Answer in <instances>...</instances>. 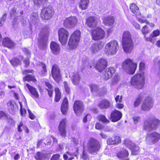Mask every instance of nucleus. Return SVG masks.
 Listing matches in <instances>:
<instances>
[{
	"instance_id": "5701e85b",
	"label": "nucleus",
	"mask_w": 160,
	"mask_h": 160,
	"mask_svg": "<svg viewBox=\"0 0 160 160\" xmlns=\"http://www.w3.org/2000/svg\"><path fill=\"white\" fill-rule=\"evenodd\" d=\"M50 48L52 53L54 55L59 54L60 51V46L54 41H52L50 44Z\"/></svg>"
},
{
	"instance_id": "f257e3e1",
	"label": "nucleus",
	"mask_w": 160,
	"mask_h": 160,
	"mask_svg": "<svg viewBox=\"0 0 160 160\" xmlns=\"http://www.w3.org/2000/svg\"><path fill=\"white\" fill-rule=\"evenodd\" d=\"M145 77L143 72L135 74L131 78V85L138 89H142L145 84Z\"/></svg>"
},
{
	"instance_id": "c03bdc74",
	"label": "nucleus",
	"mask_w": 160,
	"mask_h": 160,
	"mask_svg": "<svg viewBox=\"0 0 160 160\" xmlns=\"http://www.w3.org/2000/svg\"><path fill=\"white\" fill-rule=\"evenodd\" d=\"M132 151V155H136L138 154L139 152V148L138 146L134 145L133 147L130 149Z\"/></svg>"
},
{
	"instance_id": "423d86ee",
	"label": "nucleus",
	"mask_w": 160,
	"mask_h": 160,
	"mask_svg": "<svg viewBox=\"0 0 160 160\" xmlns=\"http://www.w3.org/2000/svg\"><path fill=\"white\" fill-rule=\"evenodd\" d=\"M54 12V9L51 6L44 7L40 13V17L43 20H48L52 17Z\"/></svg>"
},
{
	"instance_id": "a878e982",
	"label": "nucleus",
	"mask_w": 160,
	"mask_h": 160,
	"mask_svg": "<svg viewBox=\"0 0 160 160\" xmlns=\"http://www.w3.org/2000/svg\"><path fill=\"white\" fill-rule=\"evenodd\" d=\"M75 152H72L69 151L67 152V154H64L63 155V158L64 160H67L68 158V160H72L73 158V156L77 157L78 153V149H75Z\"/></svg>"
},
{
	"instance_id": "c9c22d12",
	"label": "nucleus",
	"mask_w": 160,
	"mask_h": 160,
	"mask_svg": "<svg viewBox=\"0 0 160 160\" xmlns=\"http://www.w3.org/2000/svg\"><path fill=\"white\" fill-rule=\"evenodd\" d=\"M122 40H132V36L129 31H126L124 32L122 36Z\"/></svg>"
},
{
	"instance_id": "7ed1b4c3",
	"label": "nucleus",
	"mask_w": 160,
	"mask_h": 160,
	"mask_svg": "<svg viewBox=\"0 0 160 160\" xmlns=\"http://www.w3.org/2000/svg\"><path fill=\"white\" fill-rule=\"evenodd\" d=\"M119 48V45L117 41H111L106 44L105 52L108 55H113L117 53Z\"/></svg>"
},
{
	"instance_id": "8fccbe9b",
	"label": "nucleus",
	"mask_w": 160,
	"mask_h": 160,
	"mask_svg": "<svg viewBox=\"0 0 160 160\" xmlns=\"http://www.w3.org/2000/svg\"><path fill=\"white\" fill-rule=\"evenodd\" d=\"M141 31L143 34L146 35L149 32L150 30L148 29V27L147 25H145L142 28Z\"/></svg>"
},
{
	"instance_id": "b1692460",
	"label": "nucleus",
	"mask_w": 160,
	"mask_h": 160,
	"mask_svg": "<svg viewBox=\"0 0 160 160\" xmlns=\"http://www.w3.org/2000/svg\"><path fill=\"white\" fill-rule=\"evenodd\" d=\"M26 87L28 88L30 93V96L34 99H37L39 97V94L38 91L30 85L28 84H27Z\"/></svg>"
},
{
	"instance_id": "864d4df0",
	"label": "nucleus",
	"mask_w": 160,
	"mask_h": 160,
	"mask_svg": "<svg viewBox=\"0 0 160 160\" xmlns=\"http://www.w3.org/2000/svg\"><path fill=\"white\" fill-rule=\"evenodd\" d=\"M64 86L65 92L67 93H69L70 92V88L66 82H64Z\"/></svg>"
},
{
	"instance_id": "f704fd0d",
	"label": "nucleus",
	"mask_w": 160,
	"mask_h": 160,
	"mask_svg": "<svg viewBox=\"0 0 160 160\" xmlns=\"http://www.w3.org/2000/svg\"><path fill=\"white\" fill-rule=\"evenodd\" d=\"M117 155L118 158H123L124 157H127L128 155V153L127 150L124 149H122L118 152L117 154Z\"/></svg>"
},
{
	"instance_id": "09e8293b",
	"label": "nucleus",
	"mask_w": 160,
	"mask_h": 160,
	"mask_svg": "<svg viewBox=\"0 0 160 160\" xmlns=\"http://www.w3.org/2000/svg\"><path fill=\"white\" fill-rule=\"evenodd\" d=\"M44 157V154L40 152H38L35 156V158L37 160H42Z\"/></svg>"
},
{
	"instance_id": "5fc2aeb1",
	"label": "nucleus",
	"mask_w": 160,
	"mask_h": 160,
	"mask_svg": "<svg viewBox=\"0 0 160 160\" xmlns=\"http://www.w3.org/2000/svg\"><path fill=\"white\" fill-rule=\"evenodd\" d=\"M8 118V115L2 111H0V119H7Z\"/></svg>"
},
{
	"instance_id": "79ce46f5",
	"label": "nucleus",
	"mask_w": 160,
	"mask_h": 160,
	"mask_svg": "<svg viewBox=\"0 0 160 160\" xmlns=\"http://www.w3.org/2000/svg\"><path fill=\"white\" fill-rule=\"evenodd\" d=\"M89 86L90 88L91 92L93 93L97 92L99 90L98 87L95 84L91 83L89 85Z\"/></svg>"
},
{
	"instance_id": "e433bc0d",
	"label": "nucleus",
	"mask_w": 160,
	"mask_h": 160,
	"mask_svg": "<svg viewBox=\"0 0 160 160\" xmlns=\"http://www.w3.org/2000/svg\"><path fill=\"white\" fill-rule=\"evenodd\" d=\"M7 106L9 110L15 111L17 109V105L14 101H10L8 102Z\"/></svg>"
},
{
	"instance_id": "a18cd8bd",
	"label": "nucleus",
	"mask_w": 160,
	"mask_h": 160,
	"mask_svg": "<svg viewBox=\"0 0 160 160\" xmlns=\"http://www.w3.org/2000/svg\"><path fill=\"white\" fill-rule=\"evenodd\" d=\"M24 80L25 81H32L35 82L36 81L35 77L32 76L31 74H29L24 77L23 78Z\"/></svg>"
},
{
	"instance_id": "69168bd1",
	"label": "nucleus",
	"mask_w": 160,
	"mask_h": 160,
	"mask_svg": "<svg viewBox=\"0 0 160 160\" xmlns=\"http://www.w3.org/2000/svg\"><path fill=\"white\" fill-rule=\"evenodd\" d=\"M23 126V124L22 122H21L18 125V131L19 132H21L22 131V130L21 127Z\"/></svg>"
},
{
	"instance_id": "4be33fe9",
	"label": "nucleus",
	"mask_w": 160,
	"mask_h": 160,
	"mask_svg": "<svg viewBox=\"0 0 160 160\" xmlns=\"http://www.w3.org/2000/svg\"><path fill=\"white\" fill-rule=\"evenodd\" d=\"M69 77L71 78L72 82L74 85H77L79 83L80 77L78 72H76L70 73Z\"/></svg>"
},
{
	"instance_id": "6ab92c4d",
	"label": "nucleus",
	"mask_w": 160,
	"mask_h": 160,
	"mask_svg": "<svg viewBox=\"0 0 160 160\" xmlns=\"http://www.w3.org/2000/svg\"><path fill=\"white\" fill-rule=\"evenodd\" d=\"M115 72V68L113 67H110L107 68L102 75L103 79L105 80H108L111 78Z\"/></svg>"
},
{
	"instance_id": "bb28decb",
	"label": "nucleus",
	"mask_w": 160,
	"mask_h": 160,
	"mask_svg": "<svg viewBox=\"0 0 160 160\" xmlns=\"http://www.w3.org/2000/svg\"><path fill=\"white\" fill-rule=\"evenodd\" d=\"M112 103L107 99L102 100L98 104V106L101 109H105L110 108Z\"/></svg>"
},
{
	"instance_id": "72a5a7b5",
	"label": "nucleus",
	"mask_w": 160,
	"mask_h": 160,
	"mask_svg": "<svg viewBox=\"0 0 160 160\" xmlns=\"http://www.w3.org/2000/svg\"><path fill=\"white\" fill-rule=\"evenodd\" d=\"M79 41H69L68 42V49L70 50L75 49L78 45Z\"/></svg>"
},
{
	"instance_id": "f03ea898",
	"label": "nucleus",
	"mask_w": 160,
	"mask_h": 160,
	"mask_svg": "<svg viewBox=\"0 0 160 160\" xmlns=\"http://www.w3.org/2000/svg\"><path fill=\"white\" fill-rule=\"evenodd\" d=\"M160 121L154 117L148 118L145 120L143 125V129L146 131L155 130L159 127Z\"/></svg>"
},
{
	"instance_id": "ea45409f",
	"label": "nucleus",
	"mask_w": 160,
	"mask_h": 160,
	"mask_svg": "<svg viewBox=\"0 0 160 160\" xmlns=\"http://www.w3.org/2000/svg\"><path fill=\"white\" fill-rule=\"evenodd\" d=\"M138 21L141 23H145L149 25L151 28L154 27L155 26L153 23L151 22L150 23L147 20L143 19L142 18H138Z\"/></svg>"
},
{
	"instance_id": "0e129e2a",
	"label": "nucleus",
	"mask_w": 160,
	"mask_h": 160,
	"mask_svg": "<svg viewBox=\"0 0 160 160\" xmlns=\"http://www.w3.org/2000/svg\"><path fill=\"white\" fill-rule=\"evenodd\" d=\"M103 126L99 123H97L95 125V128L97 129H101L103 128Z\"/></svg>"
},
{
	"instance_id": "dca6fc26",
	"label": "nucleus",
	"mask_w": 160,
	"mask_h": 160,
	"mask_svg": "<svg viewBox=\"0 0 160 160\" xmlns=\"http://www.w3.org/2000/svg\"><path fill=\"white\" fill-rule=\"evenodd\" d=\"M67 120L66 118L63 119L60 122L58 127V130L59 133L63 137L66 135V123Z\"/></svg>"
},
{
	"instance_id": "2f4dec72",
	"label": "nucleus",
	"mask_w": 160,
	"mask_h": 160,
	"mask_svg": "<svg viewBox=\"0 0 160 160\" xmlns=\"http://www.w3.org/2000/svg\"><path fill=\"white\" fill-rule=\"evenodd\" d=\"M120 78L119 75L115 74L112 79L109 82V84L111 87H112L117 84Z\"/></svg>"
},
{
	"instance_id": "39448f33",
	"label": "nucleus",
	"mask_w": 160,
	"mask_h": 160,
	"mask_svg": "<svg viewBox=\"0 0 160 160\" xmlns=\"http://www.w3.org/2000/svg\"><path fill=\"white\" fill-rule=\"evenodd\" d=\"M87 149L90 153H97L100 148L99 142L96 139L93 138L89 139L87 144Z\"/></svg>"
},
{
	"instance_id": "2eb2a0df",
	"label": "nucleus",
	"mask_w": 160,
	"mask_h": 160,
	"mask_svg": "<svg viewBox=\"0 0 160 160\" xmlns=\"http://www.w3.org/2000/svg\"><path fill=\"white\" fill-rule=\"evenodd\" d=\"M107 66V60L104 59H101L97 62L95 68L100 72H102Z\"/></svg>"
},
{
	"instance_id": "680f3d73",
	"label": "nucleus",
	"mask_w": 160,
	"mask_h": 160,
	"mask_svg": "<svg viewBox=\"0 0 160 160\" xmlns=\"http://www.w3.org/2000/svg\"><path fill=\"white\" fill-rule=\"evenodd\" d=\"M91 118V115L89 114H87L85 116L84 118L83 119V122L86 123L87 121L88 118V120H90Z\"/></svg>"
},
{
	"instance_id": "c756f323",
	"label": "nucleus",
	"mask_w": 160,
	"mask_h": 160,
	"mask_svg": "<svg viewBox=\"0 0 160 160\" xmlns=\"http://www.w3.org/2000/svg\"><path fill=\"white\" fill-rule=\"evenodd\" d=\"M22 50L28 58L27 59H25L23 61V63L25 64V67H27L29 65L30 62L29 58L30 57L31 52L28 49L25 48H23Z\"/></svg>"
},
{
	"instance_id": "603ef678",
	"label": "nucleus",
	"mask_w": 160,
	"mask_h": 160,
	"mask_svg": "<svg viewBox=\"0 0 160 160\" xmlns=\"http://www.w3.org/2000/svg\"><path fill=\"white\" fill-rule=\"evenodd\" d=\"M81 158L84 160L87 159L88 158V155L86 150L84 148L82 156Z\"/></svg>"
},
{
	"instance_id": "58836bf2",
	"label": "nucleus",
	"mask_w": 160,
	"mask_h": 160,
	"mask_svg": "<svg viewBox=\"0 0 160 160\" xmlns=\"http://www.w3.org/2000/svg\"><path fill=\"white\" fill-rule=\"evenodd\" d=\"M11 64L14 66L20 65L22 64V62L20 60L17 58H14L10 61Z\"/></svg>"
},
{
	"instance_id": "aec40b11",
	"label": "nucleus",
	"mask_w": 160,
	"mask_h": 160,
	"mask_svg": "<svg viewBox=\"0 0 160 160\" xmlns=\"http://www.w3.org/2000/svg\"><path fill=\"white\" fill-rule=\"evenodd\" d=\"M86 24L90 28H95L98 24L96 18L93 16H89L86 19Z\"/></svg>"
},
{
	"instance_id": "3c124183",
	"label": "nucleus",
	"mask_w": 160,
	"mask_h": 160,
	"mask_svg": "<svg viewBox=\"0 0 160 160\" xmlns=\"http://www.w3.org/2000/svg\"><path fill=\"white\" fill-rule=\"evenodd\" d=\"M98 118L99 120L103 122L108 123L109 122V121L104 115H98Z\"/></svg>"
},
{
	"instance_id": "0eeeda50",
	"label": "nucleus",
	"mask_w": 160,
	"mask_h": 160,
	"mask_svg": "<svg viewBox=\"0 0 160 160\" xmlns=\"http://www.w3.org/2000/svg\"><path fill=\"white\" fill-rule=\"evenodd\" d=\"M160 140V133L153 132L148 133L146 137V143L150 145H153Z\"/></svg>"
},
{
	"instance_id": "49530a36",
	"label": "nucleus",
	"mask_w": 160,
	"mask_h": 160,
	"mask_svg": "<svg viewBox=\"0 0 160 160\" xmlns=\"http://www.w3.org/2000/svg\"><path fill=\"white\" fill-rule=\"evenodd\" d=\"M38 66H41L42 67V74L44 75L45 73L47 72L46 68V65L44 63L39 62L37 64Z\"/></svg>"
},
{
	"instance_id": "f3484780",
	"label": "nucleus",
	"mask_w": 160,
	"mask_h": 160,
	"mask_svg": "<svg viewBox=\"0 0 160 160\" xmlns=\"http://www.w3.org/2000/svg\"><path fill=\"white\" fill-rule=\"evenodd\" d=\"M58 32L59 40H68L69 34L66 29L60 28L58 29Z\"/></svg>"
},
{
	"instance_id": "052dcab7",
	"label": "nucleus",
	"mask_w": 160,
	"mask_h": 160,
	"mask_svg": "<svg viewBox=\"0 0 160 160\" xmlns=\"http://www.w3.org/2000/svg\"><path fill=\"white\" fill-rule=\"evenodd\" d=\"M145 64L142 62H140L139 64V68L140 71H143L145 68Z\"/></svg>"
},
{
	"instance_id": "a19ab883",
	"label": "nucleus",
	"mask_w": 160,
	"mask_h": 160,
	"mask_svg": "<svg viewBox=\"0 0 160 160\" xmlns=\"http://www.w3.org/2000/svg\"><path fill=\"white\" fill-rule=\"evenodd\" d=\"M160 34V31L158 29L154 30L151 33L149 37V39H152L153 38L158 36Z\"/></svg>"
},
{
	"instance_id": "bf43d9fd",
	"label": "nucleus",
	"mask_w": 160,
	"mask_h": 160,
	"mask_svg": "<svg viewBox=\"0 0 160 160\" xmlns=\"http://www.w3.org/2000/svg\"><path fill=\"white\" fill-rule=\"evenodd\" d=\"M60 155L59 154H54L50 160H59Z\"/></svg>"
},
{
	"instance_id": "13d9d810",
	"label": "nucleus",
	"mask_w": 160,
	"mask_h": 160,
	"mask_svg": "<svg viewBox=\"0 0 160 160\" xmlns=\"http://www.w3.org/2000/svg\"><path fill=\"white\" fill-rule=\"evenodd\" d=\"M107 143L109 145L115 144V142L114 140V137L113 138L108 139L107 141Z\"/></svg>"
},
{
	"instance_id": "4c0bfd02",
	"label": "nucleus",
	"mask_w": 160,
	"mask_h": 160,
	"mask_svg": "<svg viewBox=\"0 0 160 160\" xmlns=\"http://www.w3.org/2000/svg\"><path fill=\"white\" fill-rule=\"evenodd\" d=\"M142 96L141 95H139L136 98L134 102V107H137L139 105L142 101Z\"/></svg>"
},
{
	"instance_id": "7c9ffc66",
	"label": "nucleus",
	"mask_w": 160,
	"mask_h": 160,
	"mask_svg": "<svg viewBox=\"0 0 160 160\" xmlns=\"http://www.w3.org/2000/svg\"><path fill=\"white\" fill-rule=\"evenodd\" d=\"M89 0H80L79 2V8L82 10H84L87 8Z\"/></svg>"
},
{
	"instance_id": "9d476101",
	"label": "nucleus",
	"mask_w": 160,
	"mask_h": 160,
	"mask_svg": "<svg viewBox=\"0 0 160 160\" xmlns=\"http://www.w3.org/2000/svg\"><path fill=\"white\" fill-rule=\"evenodd\" d=\"M153 102L151 98L148 97L144 100L141 106V109L143 111H148L153 107Z\"/></svg>"
},
{
	"instance_id": "473e14b6",
	"label": "nucleus",
	"mask_w": 160,
	"mask_h": 160,
	"mask_svg": "<svg viewBox=\"0 0 160 160\" xmlns=\"http://www.w3.org/2000/svg\"><path fill=\"white\" fill-rule=\"evenodd\" d=\"M0 43H2V46L9 48H12L15 45L12 41H0Z\"/></svg>"
},
{
	"instance_id": "a211bd4d",
	"label": "nucleus",
	"mask_w": 160,
	"mask_h": 160,
	"mask_svg": "<svg viewBox=\"0 0 160 160\" xmlns=\"http://www.w3.org/2000/svg\"><path fill=\"white\" fill-rule=\"evenodd\" d=\"M105 43V42L101 41H97L91 46L90 48L91 51L92 53H96L103 47Z\"/></svg>"
},
{
	"instance_id": "9b49d317",
	"label": "nucleus",
	"mask_w": 160,
	"mask_h": 160,
	"mask_svg": "<svg viewBox=\"0 0 160 160\" xmlns=\"http://www.w3.org/2000/svg\"><path fill=\"white\" fill-rule=\"evenodd\" d=\"M122 44L123 49L126 53H131L134 48L132 41H122Z\"/></svg>"
},
{
	"instance_id": "20e7f679",
	"label": "nucleus",
	"mask_w": 160,
	"mask_h": 160,
	"mask_svg": "<svg viewBox=\"0 0 160 160\" xmlns=\"http://www.w3.org/2000/svg\"><path fill=\"white\" fill-rule=\"evenodd\" d=\"M137 66L136 63L134 62L132 60L128 58L123 62L122 68L128 73L133 74L135 72Z\"/></svg>"
},
{
	"instance_id": "f8f14e48",
	"label": "nucleus",
	"mask_w": 160,
	"mask_h": 160,
	"mask_svg": "<svg viewBox=\"0 0 160 160\" xmlns=\"http://www.w3.org/2000/svg\"><path fill=\"white\" fill-rule=\"evenodd\" d=\"M130 11L135 16L137 20L138 18H142V17L139 10L138 7L135 3H132L129 5Z\"/></svg>"
},
{
	"instance_id": "cd10ccee",
	"label": "nucleus",
	"mask_w": 160,
	"mask_h": 160,
	"mask_svg": "<svg viewBox=\"0 0 160 160\" xmlns=\"http://www.w3.org/2000/svg\"><path fill=\"white\" fill-rule=\"evenodd\" d=\"M81 38V32L76 30L71 34L69 40H80Z\"/></svg>"
},
{
	"instance_id": "412c9836",
	"label": "nucleus",
	"mask_w": 160,
	"mask_h": 160,
	"mask_svg": "<svg viewBox=\"0 0 160 160\" xmlns=\"http://www.w3.org/2000/svg\"><path fill=\"white\" fill-rule=\"evenodd\" d=\"M114 22V18L112 16H107L102 19L103 23L106 26H111L113 25Z\"/></svg>"
},
{
	"instance_id": "e2e57ef3",
	"label": "nucleus",
	"mask_w": 160,
	"mask_h": 160,
	"mask_svg": "<svg viewBox=\"0 0 160 160\" xmlns=\"http://www.w3.org/2000/svg\"><path fill=\"white\" fill-rule=\"evenodd\" d=\"M114 140L115 142V144L120 143L121 142V139L118 136H115L114 137Z\"/></svg>"
},
{
	"instance_id": "1a4fd4ad",
	"label": "nucleus",
	"mask_w": 160,
	"mask_h": 160,
	"mask_svg": "<svg viewBox=\"0 0 160 160\" xmlns=\"http://www.w3.org/2000/svg\"><path fill=\"white\" fill-rule=\"evenodd\" d=\"M78 23V20L76 17L71 16L66 18L63 21V26L68 29H71L75 27Z\"/></svg>"
},
{
	"instance_id": "4468645a",
	"label": "nucleus",
	"mask_w": 160,
	"mask_h": 160,
	"mask_svg": "<svg viewBox=\"0 0 160 160\" xmlns=\"http://www.w3.org/2000/svg\"><path fill=\"white\" fill-rule=\"evenodd\" d=\"M73 109L77 116H79L83 112L84 110L82 102L79 101H76L74 104Z\"/></svg>"
},
{
	"instance_id": "4d7b16f0",
	"label": "nucleus",
	"mask_w": 160,
	"mask_h": 160,
	"mask_svg": "<svg viewBox=\"0 0 160 160\" xmlns=\"http://www.w3.org/2000/svg\"><path fill=\"white\" fill-rule=\"evenodd\" d=\"M115 100L117 103H121L122 100V95L120 96L117 95L115 98Z\"/></svg>"
},
{
	"instance_id": "ddd939ff",
	"label": "nucleus",
	"mask_w": 160,
	"mask_h": 160,
	"mask_svg": "<svg viewBox=\"0 0 160 160\" xmlns=\"http://www.w3.org/2000/svg\"><path fill=\"white\" fill-rule=\"evenodd\" d=\"M60 70L57 65L53 66L52 69V74L53 78L57 82H58L61 79L60 73Z\"/></svg>"
},
{
	"instance_id": "6e6552de",
	"label": "nucleus",
	"mask_w": 160,
	"mask_h": 160,
	"mask_svg": "<svg viewBox=\"0 0 160 160\" xmlns=\"http://www.w3.org/2000/svg\"><path fill=\"white\" fill-rule=\"evenodd\" d=\"M91 36L93 40H100L105 36V31L102 28L98 27L91 31Z\"/></svg>"
},
{
	"instance_id": "338daca9",
	"label": "nucleus",
	"mask_w": 160,
	"mask_h": 160,
	"mask_svg": "<svg viewBox=\"0 0 160 160\" xmlns=\"http://www.w3.org/2000/svg\"><path fill=\"white\" fill-rule=\"evenodd\" d=\"M28 112L29 113L30 118L32 119H33L35 118L34 115L32 113L29 109H28Z\"/></svg>"
},
{
	"instance_id": "de8ad7c7",
	"label": "nucleus",
	"mask_w": 160,
	"mask_h": 160,
	"mask_svg": "<svg viewBox=\"0 0 160 160\" xmlns=\"http://www.w3.org/2000/svg\"><path fill=\"white\" fill-rule=\"evenodd\" d=\"M38 46L40 48L44 49L47 46L46 41H39Z\"/></svg>"
},
{
	"instance_id": "393cba45",
	"label": "nucleus",
	"mask_w": 160,
	"mask_h": 160,
	"mask_svg": "<svg viewBox=\"0 0 160 160\" xmlns=\"http://www.w3.org/2000/svg\"><path fill=\"white\" fill-rule=\"evenodd\" d=\"M111 117L112 121L115 122L118 121L121 118L122 114L119 111L115 110L112 112Z\"/></svg>"
},
{
	"instance_id": "774afa93",
	"label": "nucleus",
	"mask_w": 160,
	"mask_h": 160,
	"mask_svg": "<svg viewBox=\"0 0 160 160\" xmlns=\"http://www.w3.org/2000/svg\"><path fill=\"white\" fill-rule=\"evenodd\" d=\"M133 121L136 124L140 120V118L139 116L134 117L133 118Z\"/></svg>"
},
{
	"instance_id": "37998d69",
	"label": "nucleus",
	"mask_w": 160,
	"mask_h": 160,
	"mask_svg": "<svg viewBox=\"0 0 160 160\" xmlns=\"http://www.w3.org/2000/svg\"><path fill=\"white\" fill-rule=\"evenodd\" d=\"M124 144L127 147L130 149L133 147L135 144L133 143L130 140H125L124 141Z\"/></svg>"
},
{
	"instance_id": "6e6d98bb",
	"label": "nucleus",
	"mask_w": 160,
	"mask_h": 160,
	"mask_svg": "<svg viewBox=\"0 0 160 160\" xmlns=\"http://www.w3.org/2000/svg\"><path fill=\"white\" fill-rule=\"evenodd\" d=\"M20 112L21 115L22 116H25V115L26 113V111L25 109L24 108H22V105L21 103H20Z\"/></svg>"
},
{
	"instance_id": "c85d7f7f",
	"label": "nucleus",
	"mask_w": 160,
	"mask_h": 160,
	"mask_svg": "<svg viewBox=\"0 0 160 160\" xmlns=\"http://www.w3.org/2000/svg\"><path fill=\"white\" fill-rule=\"evenodd\" d=\"M68 100L66 98H65L62 102L61 106V111L63 114H65L68 110Z\"/></svg>"
}]
</instances>
